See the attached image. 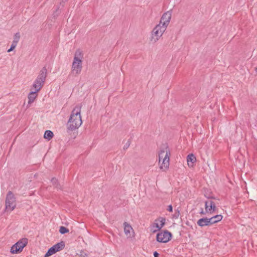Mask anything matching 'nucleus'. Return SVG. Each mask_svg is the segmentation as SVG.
<instances>
[{
    "label": "nucleus",
    "instance_id": "f257e3e1",
    "mask_svg": "<svg viewBox=\"0 0 257 257\" xmlns=\"http://www.w3.org/2000/svg\"><path fill=\"white\" fill-rule=\"evenodd\" d=\"M81 106L76 105L73 109L67 123V128L69 131L77 129L82 124V121L80 115Z\"/></svg>",
    "mask_w": 257,
    "mask_h": 257
},
{
    "label": "nucleus",
    "instance_id": "f03ea898",
    "mask_svg": "<svg viewBox=\"0 0 257 257\" xmlns=\"http://www.w3.org/2000/svg\"><path fill=\"white\" fill-rule=\"evenodd\" d=\"M83 59V52L80 49L77 50L74 53L71 67V72L73 74L79 75L81 73L82 69Z\"/></svg>",
    "mask_w": 257,
    "mask_h": 257
},
{
    "label": "nucleus",
    "instance_id": "7ed1b4c3",
    "mask_svg": "<svg viewBox=\"0 0 257 257\" xmlns=\"http://www.w3.org/2000/svg\"><path fill=\"white\" fill-rule=\"evenodd\" d=\"M170 151L168 147L164 146L159 153L160 168L163 171L168 169L169 166Z\"/></svg>",
    "mask_w": 257,
    "mask_h": 257
},
{
    "label": "nucleus",
    "instance_id": "20e7f679",
    "mask_svg": "<svg viewBox=\"0 0 257 257\" xmlns=\"http://www.w3.org/2000/svg\"><path fill=\"white\" fill-rule=\"evenodd\" d=\"M47 75V70L46 67H43L32 86V89L39 91L43 87Z\"/></svg>",
    "mask_w": 257,
    "mask_h": 257
},
{
    "label": "nucleus",
    "instance_id": "39448f33",
    "mask_svg": "<svg viewBox=\"0 0 257 257\" xmlns=\"http://www.w3.org/2000/svg\"><path fill=\"white\" fill-rule=\"evenodd\" d=\"M5 210L6 211L11 212L16 207V198L14 193L9 191L6 197Z\"/></svg>",
    "mask_w": 257,
    "mask_h": 257
},
{
    "label": "nucleus",
    "instance_id": "423d86ee",
    "mask_svg": "<svg viewBox=\"0 0 257 257\" xmlns=\"http://www.w3.org/2000/svg\"><path fill=\"white\" fill-rule=\"evenodd\" d=\"M166 30V29L164 27L159 24L156 26L152 31L151 41L153 43L157 42Z\"/></svg>",
    "mask_w": 257,
    "mask_h": 257
},
{
    "label": "nucleus",
    "instance_id": "0eeeda50",
    "mask_svg": "<svg viewBox=\"0 0 257 257\" xmlns=\"http://www.w3.org/2000/svg\"><path fill=\"white\" fill-rule=\"evenodd\" d=\"M27 243L28 239L26 238H23L20 239L11 247V253L13 254L20 253L23 250V248L26 246Z\"/></svg>",
    "mask_w": 257,
    "mask_h": 257
},
{
    "label": "nucleus",
    "instance_id": "6e6552de",
    "mask_svg": "<svg viewBox=\"0 0 257 257\" xmlns=\"http://www.w3.org/2000/svg\"><path fill=\"white\" fill-rule=\"evenodd\" d=\"M171 233L167 230L161 231L157 235V240L159 242L166 243L171 238Z\"/></svg>",
    "mask_w": 257,
    "mask_h": 257
},
{
    "label": "nucleus",
    "instance_id": "1a4fd4ad",
    "mask_svg": "<svg viewBox=\"0 0 257 257\" xmlns=\"http://www.w3.org/2000/svg\"><path fill=\"white\" fill-rule=\"evenodd\" d=\"M166 219L163 217H159L156 219L152 225L151 228L153 232L160 230L165 225Z\"/></svg>",
    "mask_w": 257,
    "mask_h": 257
},
{
    "label": "nucleus",
    "instance_id": "9d476101",
    "mask_svg": "<svg viewBox=\"0 0 257 257\" xmlns=\"http://www.w3.org/2000/svg\"><path fill=\"white\" fill-rule=\"evenodd\" d=\"M172 16V13L168 11L165 13L161 17L159 24L167 29L169 24Z\"/></svg>",
    "mask_w": 257,
    "mask_h": 257
},
{
    "label": "nucleus",
    "instance_id": "9b49d317",
    "mask_svg": "<svg viewBox=\"0 0 257 257\" xmlns=\"http://www.w3.org/2000/svg\"><path fill=\"white\" fill-rule=\"evenodd\" d=\"M205 209L207 213L212 214L215 212L216 207L213 201L209 200L205 202Z\"/></svg>",
    "mask_w": 257,
    "mask_h": 257
},
{
    "label": "nucleus",
    "instance_id": "f8f14e48",
    "mask_svg": "<svg viewBox=\"0 0 257 257\" xmlns=\"http://www.w3.org/2000/svg\"><path fill=\"white\" fill-rule=\"evenodd\" d=\"M124 226V232L127 237H131L134 236V231L133 227L128 223L125 222L123 223Z\"/></svg>",
    "mask_w": 257,
    "mask_h": 257
},
{
    "label": "nucleus",
    "instance_id": "ddd939ff",
    "mask_svg": "<svg viewBox=\"0 0 257 257\" xmlns=\"http://www.w3.org/2000/svg\"><path fill=\"white\" fill-rule=\"evenodd\" d=\"M38 91L33 90L31 92L29 93L28 96V104H30L33 103L38 96Z\"/></svg>",
    "mask_w": 257,
    "mask_h": 257
},
{
    "label": "nucleus",
    "instance_id": "4468645a",
    "mask_svg": "<svg viewBox=\"0 0 257 257\" xmlns=\"http://www.w3.org/2000/svg\"><path fill=\"white\" fill-rule=\"evenodd\" d=\"M197 223L200 227L211 225L209 219L206 217L199 219L197 221Z\"/></svg>",
    "mask_w": 257,
    "mask_h": 257
},
{
    "label": "nucleus",
    "instance_id": "2eb2a0df",
    "mask_svg": "<svg viewBox=\"0 0 257 257\" xmlns=\"http://www.w3.org/2000/svg\"><path fill=\"white\" fill-rule=\"evenodd\" d=\"M196 161V157L193 154H189L187 157V161L188 165L189 167H192L194 162Z\"/></svg>",
    "mask_w": 257,
    "mask_h": 257
},
{
    "label": "nucleus",
    "instance_id": "dca6fc26",
    "mask_svg": "<svg viewBox=\"0 0 257 257\" xmlns=\"http://www.w3.org/2000/svg\"><path fill=\"white\" fill-rule=\"evenodd\" d=\"M209 219L211 225L221 221L222 219V216L221 215H216Z\"/></svg>",
    "mask_w": 257,
    "mask_h": 257
},
{
    "label": "nucleus",
    "instance_id": "f3484780",
    "mask_svg": "<svg viewBox=\"0 0 257 257\" xmlns=\"http://www.w3.org/2000/svg\"><path fill=\"white\" fill-rule=\"evenodd\" d=\"M56 250L59 251L63 249L65 247V243L63 241H61L53 245Z\"/></svg>",
    "mask_w": 257,
    "mask_h": 257
},
{
    "label": "nucleus",
    "instance_id": "a211bd4d",
    "mask_svg": "<svg viewBox=\"0 0 257 257\" xmlns=\"http://www.w3.org/2000/svg\"><path fill=\"white\" fill-rule=\"evenodd\" d=\"M56 252H57V251L56 250L55 248L53 246L48 249L47 252L45 254L44 256L45 257L50 256L53 255V254L55 253Z\"/></svg>",
    "mask_w": 257,
    "mask_h": 257
},
{
    "label": "nucleus",
    "instance_id": "6ab92c4d",
    "mask_svg": "<svg viewBox=\"0 0 257 257\" xmlns=\"http://www.w3.org/2000/svg\"><path fill=\"white\" fill-rule=\"evenodd\" d=\"M44 138L48 140L51 139L53 137V133L52 131L47 130L45 132Z\"/></svg>",
    "mask_w": 257,
    "mask_h": 257
},
{
    "label": "nucleus",
    "instance_id": "aec40b11",
    "mask_svg": "<svg viewBox=\"0 0 257 257\" xmlns=\"http://www.w3.org/2000/svg\"><path fill=\"white\" fill-rule=\"evenodd\" d=\"M20 39V34L19 33L15 34L13 42L18 44Z\"/></svg>",
    "mask_w": 257,
    "mask_h": 257
},
{
    "label": "nucleus",
    "instance_id": "412c9836",
    "mask_svg": "<svg viewBox=\"0 0 257 257\" xmlns=\"http://www.w3.org/2000/svg\"><path fill=\"white\" fill-rule=\"evenodd\" d=\"M59 231L61 234H65L69 232V229L64 226H60Z\"/></svg>",
    "mask_w": 257,
    "mask_h": 257
},
{
    "label": "nucleus",
    "instance_id": "4be33fe9",
    "mask_svg": "<svg viewBox=\"0 0 257 257\" xmlns=\"http://www.w3.org/2000/svg\"><path fill=\"white\" fill-rule=\"evenodd\" d=\"M17 44L12 42L11 48L8 50V52H10L13 51L17 46Z\"/></svg>",
    "mask_w": 257,
    "mask_h": 257
},
{
    "label": "nucleus",
    "instance_id": "5701e85b",
    "mask_svg": "<svg viewBox=\"0 0 257 257\" xmlns=\"http://www.w3.org/2000/svg\"><path fill=\"white\" fill-rule=\"evenodd\" d=\"M180 215V212L179 210H175V213L173 215V217L174 218H178L179 217Z\"/></svg>",
    "mask_w": 257,
    "mask_h": 257
},
{
    "label": "nucleus",
    "instance_id": "b1692460",
    "mask_svg": "<svg viewBox=\"0 0 257 257\" xmlns=\"http://www.w3.org/2000/svg\"><path fill=\"white\" fill-rule=\"evenodd\" d=\"M51 182L54 185H55L56 187H57V180L56 178H53L51 180Z\"/></svg>",
    "mask_w": 257,
    "mask_h": 257
},
{
    "label": "nucleus",
    "instance_id": "393cba45",
    "mask_svg": "<svg viewBox=\"0 0 257 257\" xmlns=\"http://www.w3.org/2000/svg\"><path fill=\"white\" fill-rule=\"evenodd\" d=\"M130 145V142L128 141L123 147L124 149H127Z\"/></svg>",
    "mask_w": 257,
    "mask_h": 257
},
{
    "label": "nucleus",
    "instance_id": "a878e982",
    "mask_svg": "<svg viewBox=\"0 0 257 257\" xmlns=\"http://www.w3.org/2000/svg\"><path fill=\"white\" fill-rule=\"evenodd\" d=\"M167 210L169 212H172L173 207L171 205H170L168 206Z\"/></svg>",
    "mask_w": 257,
    "mask_h": 257
},
{
    "label": "nucleus",
    "instance_id": "bb28decb",
    "mask_svg": "<svg viewBox=\"0 0 257 257\" xmlns=\"http://www.w3.org/2000/svg\"><path fill=\"white\" fill-rule=\"evenodd\" d=\"M154 257H159V253L157 251L154 252Z\"/></svg>",
    "mask_w": 257,
    "mask_h": 257
},
{
    "label": "nucleus",
    "instance_id": "cd10ccee",
    "mask_svg": "<svg viewBox=\"0 0 257 257\" xmlns=\"http://www.w3.org/2000/svg\"><path fill=\"white\" fill-rule=\"evenodd\" d=\"M206 213L205 211H204L202 209L201 211L200 212V213L202 215H204Z\"/></svg>",
    "mask_w": 257,
    "mask_h": 257
},
{
    "label": "nucleus",
    "instance_id": "c85d7f7f",
    "mask_svg": "<svg viewBox=\"0 0 257 257\" xmlns=\"http://www.w3.org/2000/svg\"><path fill=\"white\" fill-rule=\"evenodd\" d=\"M255 70L256 72H257V67L255 68Z\"/></svg>",
    "mask_w": 257,
    "mask_h": 257
}]
</instances>
